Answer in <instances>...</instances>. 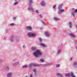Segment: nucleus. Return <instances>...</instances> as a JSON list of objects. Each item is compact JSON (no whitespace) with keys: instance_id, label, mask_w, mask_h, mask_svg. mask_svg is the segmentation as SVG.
<instances>
[{"instance_id":"obj_24","label":"nucleus","mask_w":77,"mask_h":77,"mask_svg":"<svg viewBox=\"0 0 77 77\" xmlns=\"http://www.w3.org/2000/svg\"><path fill=\"white\" fill-rule=\"evenodd\" d=\"M33 66L36 67V66H39V65H37L36 64H33Z\"/></svg>"},{"instance_id":"obj_19","label":"nucleus","mask_w":77,"mask_h":77,"mask_svg":"<svg viewBox=\"0 0 77 77\" xmlns=\"http://www.w3.org/2000/svg\"><path fill=\"white\" fill-rule=\"evenodd\" d=\"M39 73V72L38 71H36V72H35L34 75L35 76H37L38 74Z\"/></svg>"},{"instance_id":"obj_12","label":"nucleus","mask_w":77,"mask_h":77,"mask_svg":"<svg viewBox=\"0 0 77 77\" xmlns=\"http://www.w3.org/2000/svg\"><path fill=\"white\" fill-rule=\"evenodd\" d=\"M12 75V73H10L7 74L8 77H11Z\"/></svg>"},{"instance_id":"obj_22","label":"nucleus","mask_w":77,"mask_h":77,"mask_svg":"<svg viewBox=\"0 0 77 77\" xmlns=\"http://www.w3.org/2000/svg\"><path fill=\"white\" fill-rule=\"evenodd\" d=\"M73 65L74 66H77V63L76 62H74L73 63Z\"/></svg>"},{"instance_id":"obj_36","label":"nucleus","mask_w":77,"mask_h":77,"mask_svg":"<svg viewBox=\"0 0 77 77\" xmlns=\"http://www.w3.org/2000/svg\"><path fill=\"white\" fill-rule=\"evenodd\" d=\"M16 40L17 41H20V39H19V38H16Z\"/></svg>"},{"instance_id":"obj_43","label":"nucleus","mask_w":77,"mask_h":77,"mask_svg":"<svg viewBox=\"0 0 77 77\" xmlns=\"http://www.w3.org/2000/svg\"><path fill=\"white\" fill-rule=\"evenodd\" d=\"M13 19L14 20H16V17H13Z\"/></svg>"},{"instance_id":"obj_18","label":"nucleus","mask_w":77,"mask_h":77,"mask_svg":"<svg viewBox=\"0 0 77 77\" xmlns=\"http://www.w3.org/2000/svg\"><path fill=\"white\" fill-rule=\"evenodd\" d=\"M51 63H48L44 65V66H48V65H51Z\"/></svg>"},{"instance_id":"obj_29","label":"nucleus","mask_w":77,"mask_h":77,"mask_svg":"<svg viewBox=\"0 0 77 77\" xmlns=\"http://www.w3.org/2000/svg\"><path fill=\"white\" fill-rule=\"evenodd\" d=\"M18 2H15L14 3V5L15 6V5H17V4H18Z\"/></svg>"},{"instance_id":"obj_28","label":"nucleus","mask_w":77,"mask_h":77,"mask_svg":"<svg viewBox=\"0 0 77 77\" xmlns=\"http://www.w3.org/2000/svg\"><path fill=\"white\" fill-rule=\"evenodd\" d=\"M32 66H33V63H31L29 65L28 67H32Z\"/></svg>"},{"instance_id":"obj_38","label":"nucleus","mask_w":77,"mask_h":77,"mask_svg":"<svg viewBox=\"0 0 77 77\" xmlns=\"http://www.w3.org/2000/svg\"><path fill=\"white\" fill-rule=\"evenodd\" d=\"M39 17H40V18H42V15L41 14H40L39 15Z\"/></svg>"},{"instance_id":"obj_17","label":"nucleus","mask_w":77,"mask_h":77,"mask_svg":"<svg viewBox=\"0 0 77 77\" xmlns=\"http://www.w3.org/2000/svg\"><path fill=\"white\" fill-rule=\"evenodd\" d=\"M71 75H70V74L69 73H68L66 74L65 76L66 77H70V76Z\"/></svg>"},{"instance_id":"obj_40","label":"nucleus","mask_w":77,"mask_h":77,"mask_svg":"<svg viewBox=\"0 0 77 77\" xmlns=\"http://www.w3.org/2000/svg\"><path fill=\"white\" fill-rule=\"evenodd\" d=\"M35 12H36V13H37L38 14V13H39V11H38V10H36Z\"/></svg>"},{"instance_id":"obj_14","label":"nucleus","mask_w":77,"mask_h":77,"mask_svg":"<svg viewBox=\"0 0 77 77\" xmlns=\"http://www.w3.org/2000/svg\"><path fill=\"white\" fill-rule=\"evenodd\" d=\"M32 32H29L28 34V35L29 37H32Z\"/></svg>"},{"instance_id":"obj_35","label":"nucleus","mask_w":77,"mask_h":77,"mask_svg":"<svg viewBox=\"0 0 77 77\" xmlns=\"http://www.w3.org/2000/svg\"><path fill=\"white\" fill-rule=\"evenodd\" d=\"M28 66L27 65H25L23 66L22 68H27Z\"/></svg>"},{"instance_id":"obj_42","label":"nucleus","mask_w":77,"mask_h":77,"mask_svg":"<svg viewBox=\"0 0 77 77\" xmlns=\"http://www.w3.org/2000/svg\"><path fill=\"white\" fill-rule=\"evenodd\" d=\"M75 13H77V9L75 10Z\"/></svg>"},{"instance_id":"obj_11","label":"nucleus","mask_w":77,"mask_h":77,"mask_svg":"<svg viewBox=\"0 0 77 77\" xmlns=\"http://www.w3.org/2000/svg\"><path fill=\"white\" fill-rule=\"evenodd\" d=\"M62 6H63V4H60L58 7V9H59L60 10V9H61V8L62 7Z\"/></svg>"},{"instance_id":"obj_30","label":"nucleus","mask_w":77,"mask_h":77,"mask_svg":"<svg viewBox=\"0 0 77 77\" xmlns=\"http://www.w3.org/2000/svg\"><path fill=\"white\" fill-rule=\"evenodd\" d=\"M9 69V68H5V71H8Z\"/></svg>"},{"instance_id":"obj_21","label":"nucleus","mask_w":77,"mask_h":77,"mask_svg":"<svg viewBox=\"0 0 77 77\" xmlns=\"http://www.w3.org/2000/svg\"><path fill=\"white\" fill-rule=\"evenodd\" d=\"M36 35L35 34L33 33L32 34V37H35Z\"/></svg>"},{"instance_id":"obj_3","label":"nucleus","mask_w":77,"mask_h":77,"mask_svg":"<svg viewBox=\"0 0 77 77\" xmlns=\"http://www.w3.org/2000/svg\"><path fill=\"white\" fill-rule=\"evenodd\" d=\"M18 65H20V63L19 61L16 62L13 64V66H16Z\"/></svg>"},{"instance_id":"obj_4","label":"nucleus","mask_w":77,"mask_h":77,"mask_svg":"<svg viewBox=\"0 0 77 77\" xmlns=\"http://www.w3.org/2000/svg\"><path fill=\"white\" fill-rule=\"evenodd\" d=\"M41 5L42 6H45L46 5V3L45 1H42L41 3Z\"/></svg>"},{"instance_id":"obj_5","label":"nucleus","mask_w":77,"mask_h":77,"mask_svg":"<svg viewBox=\"0 0 77 77\" xmlns=\"http://www.w3.org/2000/svg\"><path fill=\"white\" fill-rule=\"evenodd\" d=\"M26 29L28 30H30V31H32V28L30 26H27Z\"/></svg>"},{"instance_id":"obj_31","label":"nucleus","mask_w":77,"mask_h":77,"mask_svg":"<svg viewBox=\"0 0 77 77\" xmlns=\"http://www.w3.org/2000/svg\"><path fill=\"white\" fill-rule=\"evenodd\" d=\"M72 15H73V17H75L74 13L73 12H72Z\"/></svg>"},{"instance_id":"obj_44","label":"nucleus","mask_w":77,"mask_h":77,"mask_svg":"<svg viewBox=\"0 0 77 77\" xmlns=\"http://www.w3.org/2000/svg\"><path fill=\"white\" fill-rule=\"evenodd\" d=\"M5 32L6 33H7V32H8V29H6L5 30Z\"/></svg>"},{"instance_id":"obj_49","label":"nucleus","mask_w":77,"mask_h":77,"mask_svg":"<svg viewBox=\"0 0 77 77\" xmlns=\"http://www.w3.org/2000/svg\"><path fill=\"white\" fill-rule=\"evenodd\" d=\"M4 39H6V38L5 37Z\"/></svg>"},{"instance_id":"obj_10","label":"nucleus","mask_w":77,"mask_h":77,"mask_svg":"<svg viewBox=\"0 0 77 77\" xmlns=\"http://www.w3.org/2000/svg\"><path fill=\"white\" fill-rule=\"evenodd\" d=\"M69 35H70V36H71V37H72V38H75V35H74L72 33H69Z\"/></svg>"},{"instance_id":"obj_15","label":"nucleus","mask_w":77,"mask_h":77,"mask_svg":"<svg viewBox=\"0 0 77 77\" xmlns=\"http://www.w3.org/2000/svg\"><path fill=\"white\" fill-rule=\"evenodd\" d=\"M13 38H14V35H12L11 37L10 38L11 42H14V39H13Z\"/></svg>"},{"instance_id":"obj_32","label":"nucleus","mask_w":77,"mask_h":77,"mask_svg":"<svg viewBox=\"0 0 77 77\" xmlns=\"http://www.w3.org/2000/svg\"><path fill=\"white\" fill-rule=\"evenodd\" d=\"M10 26H14V25H15V24L14 23H12L10 24Z\"/></svg>"},{"instance_id":"obj_33","label":"nucleus","mask_w":77,"mask_h":77,"mask_svg":"<svg viewBox=\"0 0 77 77\" xmlns=\"http://www.w3.org/2000/svg\"><path fill=\"white\" fill-rule=\"evenodd\" d=\"M40 62H44V60L42 59H41L40 60Z\"/></svg>"},{"instance_id":"obj_46","label":"nucleus","mask_w":77,"mask_h":77,"mask_svg":"<svg viewBox=\"0 0 77 77\" xmlns=\"http://www.w3.org/2000/svg\"><path fill=\"white\" fill-rule=\"evenodd\" d=\"M74 44L75 45H76L77 44V43L75 42H74Z\"/></svg>"},{"instance_id":"obj_41","label":"nucleus","mask_w":77,"mask_h":77,"mask_svg":"<svg viewBox=\"0 0 77 77\" xmlns=\"http://www.w3.org/2000/svg\"><path fill=\"white\" fill-rule=\"evenodd\" d=\"M56 6V5H54L53 7V9H54V8H55Z\"/></svg>"},{"instance_id":"obj_47","label":"nucleus","mask_w":77,"mask_h":77,"mask_svg":"<svg viewBox=\"0 0 77 77\" xmlns=\"http://www.w3.org/2000/svg\"><path fill=\"white\" fill-rule=\"evenodd\" d=\"M23 48H24L25 47V45H24L23 46Z\"/></svg>"},{"instance_id":"obj_52","label":"nucleus","mask_w":77,"mask_h":77,"mask_svg":"<svg viewBox=\"0 0 77 77\" xmlns=\"http://www.w3.org/2000/svg\"><path fill=\"white\" fill-rule=\"evenodd\" d=\"M25 77H27V76L26 75V76Z\"/></svg>"},{"instance_id":"obj_2","label":"nucleus","mask_w":77,"mask_h":77,"mask_svg":"<svg viewBox=\"0 0 77 77\" xmlns=\"http://www.w3.org/2000/svg\"><path fill=\"white\" fill-rule=\"evenodd\" d=\"M29 7L28 8V10H29V11H31L33 12H34V10L33 8H32V7L31 5H29Z\"/></svg>"},{"instance_id":"obj_6","label":"nucleus","mask_w":77,"mask_h":77,"mask_svg":"<svg viewBox=\"0 0 77 77\" xmlns=\"http://www.w3.org/2000/svg\"><path fill=\"white\" fill-rule=\"evenodd\" d=\"M40 46H41V47H47V45H45L44 44V43H41L40 44Z\"/></svg>"},{"instance_id":"obj_34","label":"nucleus","mask_w":77,"mask_h":77,"mask_svg":"<svg viewBox=\"0 0 77 77\" xmlns=\"http://www.w3.org/2000/svg\"><path fill=\"white\" fill-rule=\"evenodd\" d=\"M41 21H42V23L43 24H44V25H46V23H45V22H44V21H43L41 20Z\"/></svg>"},{"instance_id":"obj_7","label":"nucleus","mask_w":77,"mask_h":77,"mask_svg":"<svg viewBox=\"0 0 77 77\" xmlns=\"http://www.w3.org/2000/svg\"><path fill=\"white\" fill-rule=\"evenodd\" d=\"M56 75H57V77H59L60 76V77H63V75L59 73H56Z\"/></svg>"},{"instance_id":"obj_9","label":"nucleus","mask_w":77,"mask_h":77,"mask_svg":"<svg viewBox=\"0 0 77 77\" xmlns=\"http://www.w3.org/2000/svg\"><path fill=\"white\" fill-rule=\"evenodd\" d=\"M45 34L47 37H49V36H50V34L48 32H45Z\"/></svg>"},{"instance_id":"obj_50","label":"nucleus","mask_w":77,"mask_h":77,"mask_svg":"<svg viewBox=\"0 0 77 77\" xmlns=\"http://www.w3.org/2000/svg\"><path fill=\"white\" fill-rule=\"evenodd\" d=\"M2 62V61L0 60V62Z\"/></svg>"},{"instance_id":"obj_13","label":"nucleus","mask_w":77,"mask_h":77,"mask_svg":"<svg viewBox=\"0 0 77 77\" xmlns=\"http://www.w3.org/2000/svg\"><path fill=\"white\" fill-rule=\"evenodd\" d=\"M72 23L71 22H70L69 23V25L70 28H71L72 27Z\"/></svg>"},{"instance_id":"obj_27","label":"nucleus","mask_w":77,"mask_h":77,"mask_svg":"<svg viewBox=\"0 0 77 77\" xmlns=\"http://www.w3.org/2000/svg\"><path fill=\"white\" fill-rule=\"evenodd\" d=\"M29 5H31V3H32V0H29Z\"/></svg>"},{"instance_id":"obj_51","label":"nucleus","mask_w":77,"mask_h":77,"mask_svg":"<svg viewBox=\"0 0 77 77\" xmlns=\"http://www.w3.org/2000/svg\"><path fill=\"white\" fill-rule=\"evenodd\" d=\"M17 0H14V1H15V2H17Z\"/></svg>"},{"instance_id":"obj_26","label":"nucleus","mask_w":77,"mask_h":77,"mask_svg":"<svg viewBox=\"0 0 77 77\" xmlns=\"http://www.w3.org/2000/svg\"><path fill=\"white\" fill-rule=\"evenodd\" d=\"M54 19L55 20L57 21V20H59V19L57 18V17H54Z\"/></svg>"},{"instance_id":"obj_48","label":"nucleus","mask_w":77,"mask_h":77,"mask_svg":"<svg viewBox=\"0 0 77 77\" xmlns=\"http://www.w3.org/2000/svg\"><path fill=\"white\" fill-rule=\"evenodd\" d=\"M72 58H70V60H72Z\"/></svg>"},{"instance_id":"obj_1","label":"nucleus","mask_w":77,"mask_h":77,"mask_svg":"<svg viewBox=\"0 0 77 77\" xmlns=\"http://www.w3.org/2000/svg\"><path fill=\"white\" fill-rule=\"evenodd\" d=\"M42 53L39 50H37L36 52L33 53V55L34 56H35L37 57H38V55H42Z\"/></svg>"},{"instance_id":"obj_16","label":"nucleus","mask_w":77,"mask_h":77,"mask_svg":"<svg viewBox=\"0 0 77 77\" xmlns=\"http://www.w3.org/2000/svg\"><path fill=\"white\" fill-rule=\"evenodd\" d=\"M36 49H37L36 47H32L31 48V50H32V51L36 50Z\"/></svg>"},{"instance_id":"obj_25","label":"nucleus","mask_w":77,"mask_h":77,"mask_svg":"<svg viewBox=\"0 0 77 77\" xmlns=\"http://www.w3.org/2000/svg\"><path fill=\"white\" fill-rule=\"evenodd\" d=\"M61 51V50L60 49L58 52H57V54H60V52Z\"/></svg>"},{"instance_id":"obj_23","label":"nucleus","mask_w":77,"mask_h":77,"mask_svg":"<svg viewBox=\"0 0 77 77\" xmlns=\"http://www.w3.org/2000/svg\"><path fill=\"white\" fill-rule=\"evenodd\" d=\"M39 41L40 42H42V38H39Z\"/></svg>"},{"instance_id":"obj_20","label":"nucleus","mask_w":77,"mask_h":77,"mask_svg":"<svg viewBox=\"0 0 77 77\" xmlns=\"http://www.w3.org/2000/svg\"><path fill=\"white\" fill-rule=\"evenodd\" d=\"M71 75L72 77H75V76L74 75V73L72 72L71 73Z\"/></svg>"},{"instance_id":"obj_8","label":"nucleus","mask_w":77,"mask_h":77,"mask_svg":"<svg viewBox=\"0 0 77 77\" xmlns=\"http://www.w3.org/2000/svg\"><path fill=\"white\" fill-rule=\"evenodd\" d=\"M64 10L63 9L62 10H60L58 11V14H60L62 12H64Z\"/></svg>"},{"instance_id":"obj_39","label":"nucleus","mask_w":77,"mask_h":77,"mask_svg":"<svg viewBox=\"0 0 77 77\" xmlns=\"http://www.w3.org/2000/svg\"><path fill=\"white\" fill-rule=\"evenodd\" d=\"M33 72H36V70L34 69L33 70Z\"/></svg>"},{"instance_id":"obj_45","label":"nucleus","mask_w":77,"mask_h":77,"mask_svg":"<svg viewBox=\"0 0 77 77\" xmlns=\"http://www.w3.org/2000/svg\"><path fill=\"white\" fill-rule=\"evenodd\" d=\"M33 76H32V74H31L30 75V77H32Z\"/></svg>"},{"instance_id":"obj_37","label":"nucleus","mask_w":77,"mask_h":77,"mask_svg":"<svg viewBox=\"0 0 77 77\" xmlns=\"http://www.w3.org/2000/svg\"><path fill=\"white\" fill-rule=\"evenodd\" d=\"M56 66L57 68H58V67H59V66H60V64H57L56 65Z\"/></svg>"}]
</instances>
